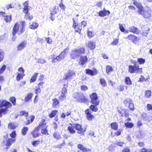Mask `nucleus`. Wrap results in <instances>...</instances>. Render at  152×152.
<instances>
[{"label": "nucleus", "instance_id": "obj_10", "mask_svg": "<svg viewBox=\"0 0 152 152\" xmlns=\"http://www.w3.org/2000/svg\"><path fill=\"white\" fill-rule=\"evenodd\" d=\"M73 96L77 102L80 103H86L88 102L87 97L81 92H75L73 94Z\"/></svg>", "mask_w": 152, "mask_h": 152}, {"label": "nucleus", "instance_id": "obj_1", "mask_svg": "<svg viewBox=\"0 0 152 152\" xmlns=\"http://www.w3.org/2000/svg\"><path fill=\"white\" fill-rule=\"evenodd\" d=\"M90 102L92 104L89 107V108L86 109L84 112L87 120L92 121L95 118L94 116L91 113V110L93 112H96L98 111L97 106L99 105L100 100L98 98V94L94 92L89 95Z\"/></svg>", "mask_w": 152, "mask_h": 152}, {"label": "nucleus", "instance_id": "obj_47", "mask_svg": "<svg viewBox=\"0 0 152 152\" xmlns=\"http://www.w3.org/2000/svg\"><path fill=\"white\" fill-rule=\"evenodd\" d=\"M137 62L140 65L143 64L145 63V60L142 58H138L137 59Z\"/></svg>", "mask_w": 152, "mask_h": 152}, {"label": "nucleus", "instance_id": "obj_59", "mask_svg": "<svg viewBox=\"0 0 152 152\" xmlns=\"http://www.w3.org/2000/svg\"><path fill=\"white\" fill-rule=\"evenodd\" d=\"M146 80V79H145L144 77L143 76L141 75L140 77V78L138 82H143L144 81H145Z\"/></svg>", "mask_w": 152, "mask_h": 152}, {"label": "nucleus", "instance_id": "obj_15", "mask_svg": "<svg viewBox=\"0 0 152 152\" xmlns=\"http://www.w3.org/2000/svg\"><path fill=\"white\" fill-rule=\"evenodd\" d=\"M68 86V83L67 84H64L63 87L62 89L61 93L58 98L60 101H63L65 99L66 97V94L67 92V88Z\"/></svg>", "mask_w": 152, "mask_h": 152}, {"label": "nucleus", "instance_id": "obj_12", "mask_svg": "<svg viewBox=\"0 0 152 152\" xmlns=\"http://www.w3.org/2000/svg\"><path fill=\"white\" fill-rule=\"evenodd\" d=\"M69 50V47H67L64 49L63 51L61 52L58 56L53 59L52 61V62L54 63L57 61H59L64 59L66 56V53L68 52Z\"/></svg>", "mask_w": 152, "mask_h": 152}, {"label": "nucleus", "instance_id": "obj_28", "mask_svg": "<svg viewBox=\"0 0 152 152\" xmlns=\"http://www.w3.org/2000/svg\"><path fill=\"white\" fill-rule=\"evenodd\" d=\"M53 103H52V107L53 108L56 107L59 104V100L57 98H55L52 99Z\"/></svg>", "mask_w": 152, "mask_h": 152}, {"label": "nucleus", "instance_id": "obj_50", "mask_svg": "<svg viewBox=\"0 0 152 152\" xmlns=\"http://www.w3.org/2000/svg\"><path fill=\"white\" fill-rule=\"evenodd\" d=\"M119 42V39H115L111 43L110 45L113 46L118 45Z\"/></svg>", "mask_w": 152, "mask_h": 152}, {"label": "nucleus", "instance_id": "obj_56", "mask_svg": "<svg viewBox=\"0 0 152 152\" xmlns=\"http://www.w3.org/2000/svg\"><path fill=\"white\" fill-rule=\"evenodd\" d=\"M122 131L123 130L122 129H119L118 130H117V131L115 133L114 135L116 136L120 135L121 134Z\"/></svg>", "mask_w": 152, "mask_h": 152}, {"label": "nucleus", "instance_id": "obj_21", "mask_svg": "<svg viewBox=\"0 0 152 152\" xmlns=\"http://www.w3.org/2000/svg\"><path fill=\"white\" fill-rule=\"evenodd\" d=\"M98 13L100 17H104L109 15L110 12L108 10H106L105 8H104L102 10L99 11Z\"/></svg>", "mask_w": 152, "mask_h": 152}, {"label": "nucleus", "instance_id": "obj_33", "mask_svg": "<svg viewBox=\"0 0 152 152\" xmlns=\"http://www.w3.org/2000/svg\"><path fill=\"white\" fill-rule=\"evenodd\" d=\"M58 111L57 110H52L51 113L48 115L50 118H52L55 117L57 114Z\"/></svg>", "mask_w": 152, "mask_h": 152}, {"label": "nucleus", "instance_id": "obj_35", "mask_svg": "<svg viewBox=\"0 0 152 152\" xmlns=\"http://www.w3.org/2000/svg\"><path fill=\"white\" fill-rule=\"evenodd\" d=\"M39 74L38 73H35L31 77L30 80V83L34 82L35 81L37 80V77Z\"/></svg>", "mask_w": 152, "mask_h": 152}, {"label": "nucleus", "instance_id": "obj_7", "mask_svg": "<svg viewBox=\"0 0 152 152\" xmlns=\"http://www.w3.org/2000/svg\"><path fill=\"white\" fill-rule=\"evenodd\" d=\"M72 20L73 21L72 28L76 32H78L80 34L82 28H85L87 26L86 22L85 21H83L80 23H78V19L77 18H73Z\"/></svg>", "mask_w": 152, "mask_h": 152}, {"label": "nucleus", "instance_id": "obj_51", "mask_svg": "<svg viewBox=\"0 0 152 152\" xmlns=\"http://www.w3.org/2000/svg\"><path fill=\"white\" fill-rule=\"evenodd\" d=\"M139 152H152V149H148L145 148H143L140 150Z\"/></svg>", "mask_w": 152, "mask_h": 152}, {"label": "nucleus", "instance_id": "obj_4", "mask_svg": "<svg viewBox=\"0 0 152 152\" xmlns=\"http://www.w3.org/2000/svg\"><path fill=\"white\" fill-rule=\"evenodd\" d=\"M69 125L70 126L67 127V130L70 133L74 134L76 131L78 134L81 135H85L87 129V126H83L81 124L78 123H75L73 125L72 123H69Z\"/></svg>", "mask_w": 152, "mask_h": 152}, {"label": "nucleus", "instance_id": "obj_62", "mask_svg": "<svg viewBox=\"0 0 152 152\" xmlns=\"http://www.w3.org/2000/svg\"><path fill=\"white\" fill-rule=\"evenodd\" d=\"M119 29L122 32H124L125 31V29L123 26L122 24H119Z\"/></svg>", "mask_w": 152, "mask_h": 152}, {"label": "nucleus", "instance_id": "obj_17", "mask_svg": "<svg viewBox=\"0 0 152 152\" xmlns=\"http://www.w3.org/2000/svg\"><path fill=\"white\" fill-rule=\"evenodd\" d=\"M118 111L122 117H128L129 115L128 110L124 109L121 107L118 108Z\"/></svg>", "mask_w": 152, "mask_h": 152}, {"label": "nucleus", "instance_id": "obj_42", "mask_svg": "<svg viewBox=\"0 0 152 152\" xmlns=\"http://www.w3.org/2000/svg\"><path fill=\"white\" fill-rule=\"evenodd\" d=\"M99 82L103 87H105L107 86V82L103 78H100L99 80Z\"/></svg>", "mask_w": 152, "mask_h": 152}, {"label": "nucleus", "instance_id": "obj_3", "mask_svg": "<svg viewBox=\"0 0 152 152\" xmlns=\"http://www.w3.org/2000/svg\"><path fill=\"white\" fill-rule=\"evenodd\" d=\"M26 24V22L24 21H21L19 22H16L12 28V34L13 37L11 39L13 41L15 40L16 37L15 35L17 34L18 35H20L25 31V27Z\"/></svg>", "mask_w": 152, "mask_h": 152}, {"label": "nucleus", "instance_id": "obj_57", "mask_svg": "<svg viewBox=\"0 0 152 152\" xmlns=\"http://www.w3.org/2000/svg\"><path fill=\"white\" fill-rule=\"evenodd\" d=\"M18 71L20 73L24 74L25 70L22 67H20L18 69Z\"/></svg>", "mask_w": 152, "mask_h": 152}, {"label": "nucleus", "instance_id": "obj_14", "mask_svg": "<svg viewBox=\"0 0 152 152\" xmlns=\"http://www.w3.org/2000/svg\"><path fill=\"white\" fill-rule=\"evenodd\" d=\"M50 12L51 15L50 18L52 21L54 20L56 15L58 14H60L61 13V11L59 10L58 7L56 6H54L52 8L50 9Z\"/></svg>", "mask_w": 152, "mask_h": 152}, {"label": "nucleus", "instance_id": "obj_38", "mask_svg": "<svg viewBox=\"0 0 152 152\" xmlns=\"http://www.w3.org/2000/svg\"><path fill=\"white\" fill-rule=\"evenodd\" d=\"M124 81L126 84L128 85H131L132 84V81L129 77H126L124 79Z\"/></svg>", "mask_w": 152, "mask_h": 152}, {"label": "nucleus", "instance_id": "obj_64", "mask_svg": "<svg viewBox=\"0 0 152 152\" xmlns=\"http://www.w3.org/2000/svg\"><path fill=\"white\" fill-rule=\"evenodd\" d=\"M81 89L82 91H85L88 89V88L87 86L82 85L81 87Z\"/></svg>", "mask_w": 152, "mask_h": 152}, {"label": "nucleus", "instance_id": "obj_43", "mask_svg": "<svg viewBox=\"0 0 152 152\" xmlns=\"http://www.w3.org/2000/svg\"><path fill=\"white\" fill-rule=\"evenodd\" d=\"M28 113L27 112H26L25 111L21 110L20 112L19 115L20 116H24L26 117L28 116Z\"/></svg>", "mask_w": 152, "mask_h": 152}, {"label": "nucleus", "instance_id": "obj_45", "mask_svg": "<svg viewBox=\"0 0 152 152\" xmlns=\"http://www.w3.org/2000/svg\"><path fill=\"white\" fill-rule=\"evenodd\" d=\"M4 20L7 23L10 22L12 20L11 16L10 15L4 16Z\"/></svg>", "mask_w": 152, "mask_h": 152}, {"label": "nucleus", "instance_id": "obj_26", "mask_svg": "<svg viewBox=\"0 0 152 152\" xmlns=\"http://www.w3.org/2000/svg\"><path fill=\"white\" fill-rule=\"evenodd\" d=\"M88 61V58L86 56H81L79 59V64L83 65Z\"/></svg>", "mask_w": 152, "mask_h": 152}, {"label": "nucleus", "instance_id": "obj_27", "mask_svg": "<svg viewBox=\"0 0 152 152\" xmlns=\"http://www.w3.org/2000/svg\"><path fill=\"white\" fill-rule=\"evenodd\" d=\"M53 138L56 140H59L61 139V134L57 131L54 132L53 134Z\"/></svg>", "mask_w": 152, "mask_h": 152}, {"label": "nucleus", "instance_id": "obj_44", "mask_svg": "<svg viewBox=\"0 0 152 152\" xmlns=\"http://www.w3.org/2000/svg\"><path fill=\"white\" fill-rule=\"evenodd\" d=\"M124 125L127 128H132L134 126V124L133 123L129 122L125 123Z\"/></svg>", "mask_w": 152, "mask_h": 152}, {"label": "nucleus", "instance_id": "obj_23", "mask_svg": "<svg viewBox=\"0 0 152 152\" xmlns=\"http://www.w3.org/2000/svg\"><path fill=\"white\" fill-rule=\"evenodd\" d=\"M35 118V116L34 115H30L28 117H26V122L25 123L26 125H27L32 123Z\"/></svg>", "mask_w": 152, "mask_h": 152}, {"label": "nucleus", "instance_id": "obj_24", "mask_svg": "<svg viewBox=\"0 0 152 152\" xmlns=\"http://www.w3.org/2000/svg\"><path fill=\"white\" fill-rule=\"evenodd\" d=\"M23 10V12L25 14L24 18L26 19L31 21L33 18V15H30V13L28 12V10Z\"/></svg>", "mask_w": 152, "mask_h": 152}, {"label": "nucleus", "instance_id": "obj_30", "mask_svg": "<svg viewBox=\"0 0 152 152\" xmlns=\"http://www.w3.org/2000/svg\"><path fill=\"white\" fill-rule=\"evenodd\" d=\"M33 95V94L31 93H29L27 94L24 98V101L28 102L31 101Z\"/></svg>", "mask_w": 152, "mask_h": 152}, {"label": "nucleus", "instance_id": "obj_53", "mask_svg": "<svg viewBox=\"0 0 152 152\" xmlns=\"http://www.w3.org/2000/svg\"><path fill=\"white\" fill-rule=\"evenodd\" d=\"M4 57V52L2 50H0V62L3 60Z\"/></svg>", "mask_w": 152, "mask_h": 152}, {"label": "nucleus", "instance_id": "obj_13", "mask_svg": "<svg viewBox=\"0 0 152 152\" xmlns=\"http://www.w3.org/2000/svg\"><path fill=\"white\" fill-rule=\"evenodd\" d=\"M123 103L126 107L129 108L130 110L133 111L134 110V104L132 99L130 98H127L125 99L123 101Z\"/></svg>", "mask_w": 152, "mask_h": 152}, {"label": "nucleus", "instance_id": "obj_8", "mask_svg": "<svg viewBox=\"0 0 152 152\" xmlns=\"http://www.w3.org/2000/svg\"><path fill=\"white\" fill-rule=\"evenodd\" d=\"M85 53V48L83 47H79L71 51L70 57L71 59H75L78 58L80 55L84 54Z\"/></svg>", "mask_w": 152, "mask_h": 152}, {"label": "nucleus", "instance_id": "obj_20", "mask_svg": "<svg viewBox=\"0 0 152 152\" xmlns=\"http://www.w3.org/2000/svg\"><path fill=\"white\" fill-rule=\"evenodd\" d=\"M129 31L134 34H139L140 33V31L134 26H132L129 28Z\"/></svg>", "mask_w": 152, "mask_h": 152}, {"label": "nucleus", "instance_id": "obj_31", "mask_svg": "<svg viewBox=\"0 0 152 152\" xmlns=\"http://www.w3.org/2000/svg\"><path fill=\"white\" fill-rule=\"evenodd\" d=\"M111 128L112 130L116 131L118 129V124L117 122H113L110 124Z\"/></svg>", "mask_w": 152, "mask_h": 152}, {"label": "nucleus", "instance_id": "obj_37", "mask_svg": "<svg viewBox=\"0 0 152 152\" xmlns=\"http://www.w3.org/2000/svg\"><path fill=\"white\" fill-rule=\"evenodd\" d=\"M42 140H35L31 142V144L34 147H36L38 145L42 143Z\"/></svg>", "mask_w": 152, "mask_h": 152}, {"label": "nucleus", "instance_id": "obj_52", "mask_svg": "<svg viewBox=\"0 0 152 152\" xmlns=\"http://www.w3.org/2000/svg\"><path fill=\"white\" fill-rule=\"evenodd\" d=\"M41 89L40 87H38L36 86L34 92L37 95L41 93Z\"/></svg>", "mask_w": 152, "mask_h": 152}, {"label": "nucleus", "instance_id": "obj_60", "mask_svg": "<svg viewBox=\"0 0 152 152\" xmlns=\"http://www.w3.org/2000/svg\"><path fill=\"white\" fill-rule=\"evenodd\" d=\"M6 66L5 65H4L0 69V74H2L6 69Z\"/></svg>", "mask_w": 152, "mask_h": 152}, {"label": "nucleus", "instance_id": "obj_29", "mask_svg": "<svg viewBox=\"0 0 152 152\" xmlns=\"http://www.w3.org/2000/svg\"><path fill=\"white\" fill-rule=\"evenodd\" d=\"M72 111L69 109L67 110L65 113H62L61 115V117L62 118H65L66 116H68L72 114Z\"/></svg>", "mask_w": 152, "mask_h": 152}, {"label": "nucleus", "instance_id": "obj_36", "mask_svg": "<svg viewBox=\"0 0 152 152\" xmlns=\"http://www.w3.org/2000/svg\"><path fill=\"white\" fill-rule=\"evenodd\" d=\"M39 26V24L37 22H33L29 26V28L32 29L37 28Z\"/></svg>", "mask_w": 152, "mask_h": 152}, {"label": "nucleus", "instance_id": "obj_5", "mask_svg": "<svg viewBox=\"0 0 152 152\" xmlns=\"http://www.w3.org/2000/svg\"><path fill=\"white\" fill-rule=\"evenodd\" d=\"M133 1V4L137 8V12L138 14L142 15L145 19H149L151 16L152 11L150 8H148L149 9L145 10L144 7H143L141 2H138L137 1L132 0Z\"/></svg>", "mask_w": 152, "mask_h": 152}, {"label": "nucleus", "instance_id": "obj_40", "mask_svg": "<svg viewBox=\"0 0 152 152\" xmlns=\"http://www.w3.org/2000/svg\"><path fill=\"white\" fill-rule=\"evenodd\" d=\"M17 75L16 76V79L17 81H19L21 79H23L25 75V74L20 73L18 72H17Z\"/></svg>", "mask_w": 152, "mask_h": 152}, {"label": "nucleus", "instance_id": "obj_19", "mask_svg": "<svg viewBox=\"0 0 152 152\" xmlns=\"http://www.w3.org/2000/svg\"><path fill=\"white\" fill-rule=\"evenodd\" d=\"M93 70L91 69H88L85 70L86 73L88 75H90L91 76L95 75L97 74L98 73L97 69L94 68L93 69Z\"/></svg>", "mask_w": 152, "mask_h": 152}, {"label": "nucleus", "instance_id": "obj_49", "mask_svg": "<svg viewBox=\"0 0 152 152\" xmlns=\"http://www.w3.org/2000/svg\"><path fill=\"white\" fill-rule=\"evenodd\" d=\"M151 92L150 90L146 91L145 92V96L148 98L151 97Z\"/></svg>", "mask_w": 152, "mask_h": 152}, {"label": "nucleus", "instance_id": "obj_9", "mask_svg": "<svg viewBox=\"0 0 152 152\" xmlns=\"http://www.w3.org/2000/svg\"><path fill=\"white\" fill-rule=\"evenodd\" d=\"M10 135L11 138H8L6 142L5 140L3 141L2 143L4 146H6V149L7 150H8L12 145L16 142V140L15 138L16 136L15 131H12L10 134Z\"/></svg>", "mask_w": 152, "mask_h": 152}, {"label": "nucleus", "instance_id": "obj_48", "mask_svg": "<svg viewBox=\"0 0 152 152\" xmlns=\"http://www.w3.org/2000/svg\"><path fill=\"white\" fill-rule=\"evenodd\" d=\"M9 100L12 103L13 105L15 106L16 105V99L15 97H11L9 99Z\"/></svg>", "mask_w": 152, "mask_h": 152}, {"label": "nucleus", "instance_id": "obj_32", "mask_svg": "<svg viewBox=\"0 0 152 152\" xmlns=\"http://www.w3.org/2000/svg\"><path fill=\"white\" fill-rule=\"evenodd\" d=\"M114 71V69L112 66L107 65L106 66V72L107 74H109Z\"/></svg>", "mask_w": 152, "mask_h": 152}, {"label": "nucleus", "instance_id": "obj_16", "mask_svg": "<svg viewBox=\"0 0 152 152\" xmlns=\"http://www.w3.org/2000/svg\"><path fill=\"white\" fill-rule=\"evenodd\" d=\"M63 79L69 81L72 79L75 76V73L72 70H69L66 73H65Z\"/></svg>", "mask_w": 152, "mask_h": 152}, {"label": "nucleus", "instance_id": "obj_2", "mask_svg": "<svg viewBox=\"0 0 152 152\" xmlns=\"http://www.w3.org/2000/svg\"><path fill=\"white\" fill-rule=\"evenodd\" d=\"M47 116L42 118L41 121L39 122L38 125L37 127L34 128L33 130L31 133L34 138H36L39 137L40 135L39 132V129H40L41 133L43 135L48 134V130L47 129L48 125H47V123L46 122Z\"/></svg>", "mask_w": 152, "mask_h": 152}, {"label": "nucleus", "instance_id": "obj_63", "mask_svg": "<svg viewBox=\"0 0 152 152\" xmlns=\"http://www.w3.org/2000/svg\"><path fill=\"white\" fill-rule=\"evenodd\" d=\"M146 108L148 111L152 110V104H147Z\"/></svg>", "mask_w": 152, "mask_h": 152}, {"label": "nucleus", "instance_id": "obj_54", "mask_svg": "<svg viewBox=\"0 0 152 152\" xmlns=\"http://www.w3.org/2000/svg\"><path fill=\"white\" fill-rule=\"evenodd\" d=\"M87 34L88 37L89 38H91L94 36V34L92 31H90L88 30L87 31Z\"/></svg>", "mask_w": 152, "mask_h": 152}, {"label": "nucleus", "instance_id": "obj_46", "mask_svg": "<svg viewBox=\"0 0 152 152\" xmlns=\"http://www.w3.org/2000/svg\"><path fill=\"white\" fill-rule=\"evenodd\" d=\"M58 5L61 10L63 11H65L66 7L63 4L62 0H61V1L58 4Z\"/></svg>", "mask_w": 152, "mask_h": 152}, {"label": "nucleus", "instance_id": "obj_58", "mask_svg": "<svg viewBox=\"0 0 152 152\" xmlns=\"http://www.w3.org/2000/svg\"><path fill=\"white\" fill-rule=\"evenodd\" d=\"M65 144V141H63V143L60 144H58L56 146V148H61L63 147Z\"/></svg>", "mask_w": 152, "mask_h": 152}, {"label": "nucleus", "instance_id": "obj_39", "mask_svg": "<svg viewBox=\"0 0 152 152\" xmlns=\"http://www.w3.org/2000/svg\"><path fill=\"white\" fill-rule=\"evenodd\" d=\"M16 127V126L14 122H10L8 124V128L10 130H14Z\"/></svg>", "mask_w": 152, "mask_h": 152}, {"label": "nucleus", "instance_id": "obj_41", "mask_svg": "<svg viewBox=\"0 0 152 152\" xmlns=\"http://www.w3.org/2000/svg\"><path fill=\"white\" fill-rule=\"evenodd\" d=\"M28 130V128L26 126L23 127L21 130V133L22 134L25 136L27 133V132Z\"/></svg>", "mask_w": 152, "mask_h": 152}, {"label": "nucleus", "instance_id": "obj_55", "mask_svg": "<svg viewBox=\"0 0 152 152\" xmlns=\"http://www.w3.org/2000/svg\"><path fill=\"white\" fill-rule=\"evenodd\" d=\"M28 1H26L23 4L24 6V8H23V10L24 11H26V10H28Z\"/></svg>", "mask_w": 152, "mask_h": 152}, {"label": "nucleus", "instance_id": "obj_18", "mask_svg": "<svg viewBox=\"0 0 152 152\" xmlns=\"http://www.w3.org/2000/svg\"><path fill=\"white\" fill-rule=\"evenodd\" d=\"M126 38L135 44H136L139 40V39L137 37L133 34L128 35Z\"/></svg>", "mask_w": 152, "mask_h": 152}, {"label": "nucleus", "instance_id": "obj_22", "mask_svg": "<svg viewBox=\"0 0 152 152\" xmlns=\"http://www.w3.org/2000/svg\"><path fill=\"white\" fill-rule=\"evenodd\" d=\"M86 46L90 50H93L95 49L96 47L95 42L92 41H90L87 44Z\"/></svg>", "mask_w": 152, "mask_h": 152}, {"label": "nucleus", "instance_id": "obj_25", "mask_svg": "<svg viewBox=\"0 0 152 152\" xmlns=\"http://www.w3.org/2000/svg\"><path fill=\"white\" fill-rule=\"evenodd\" d=\"M26 41H24L19 44L17 46V50L20 51L24 49L26 47Z\"/></svg>", "mask_w": 152, "mask_h": 152}, {"label": "nucleus", "instance_id": "obj_61", "mask_svg": "<svg viewBox=\"0 0 152 152\" xmlns=\"http://www.w3.org/2000/svg\"><path fill=\"white\" fill-rule=\"evenodd\" d=\"M121 152H131V151L129 148L126 147L122 149Z\"/></svg>", "mask_w": 152, "mask_h": 152}, {"label": "nucleus", "instance_id": "obj_11", "mask_svg": "<svg viewBox=\"0 0 152 152\" xmlns=\"http://www.w3.org/2000/svg\"><path fill=\"white\" fill-rule=\"evenodd\" d=\"M133 65L128 66V72L130 74L140 73L142 72V68L140 67L139 65L137 64L135 61L134 62Z\"/></svg>", "mask_w": 152, "mask_h": 152}, {"label": "nucleus", "instance_id": "obj_6", "mask_svg": "<svg viewBox=\"0 0 152 152\" xmlns=\"http://www.w3.org/2000/svg\"><path fill=\"white\" fill-rule=\"evenodd\" d=\"M12 106V104L6 100H0V118L2 117V115L6 114L9 111L8 108Z\"/></svg>", "mask_w": 152, "mask_h": 152}, {"label": "nucleus", "instance_id": "obj_34", "mask_svg": "<svg viewBox=\"0 0 152 152\" xmlns=\"http://www.w3.org/2000/svg\"><path fill=\"white\" fill-rule=\"evenodd\" d=\"M150 28L148 26L145 27L144 29L143 30L142 34L143 36H146L148 34L150 31Z\"/></svg>", "mask_w": 152, "mask_h": 152}]
</instances>
